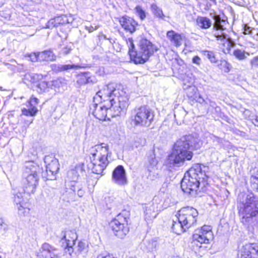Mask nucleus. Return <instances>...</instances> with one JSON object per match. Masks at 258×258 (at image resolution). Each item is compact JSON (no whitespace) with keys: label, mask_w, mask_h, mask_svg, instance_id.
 Here are the masks:
<instances>
[{"label":"nucleus","mask_w":258,"mask_h":258,"mask_svg":"<svg viewBox=\"0 0 258 258\" xmlns=\"http://www.w3.org/2000/svg\"><path fill=\"white\" fill-rule=\"evenodd\" d=\"M157 242L156 240L149 241L147 245V248L149 251L153 252L156 249Z\"/></svg>","instance_id":"a19ab883"},{"label":"nucleus","mask_w":258,"mask_h":258,"mask_svg":"<svg viewBox=\"0 0 258 258\" xmlns=\"http://www.w3.org/2000/svg\"><path fill=\"white\" fill-rule=\"evenodd\" d=\"M99 37H102L103 38L106 39V36L104 35L103 33H100L99 34Z\"/></svg>","instance_id":"774afa93"},{"label":"nucleus","mask_w":258,"mask_h":258,"mask_svg":"<svg viewBox=\"0 0 258 258\" xmlns=\"http://www.w3.org/2000/svg\"><path fill=\"white\" fill-rule=\"evenodd\" d=\"M192 62L198 65H200L201 62V59L198 56H195L192 58Z\"/></svg>","instance_id":"864d4df0"},{"label":"nucleus","mask_w":258,"mask_h":258,"mask_svg":"<svg viewBox=\"0 0 258 258\" xmlns=\"http://www.w3.org/2000/svg\"><path fill=\"white\" fill-rule=\"evenodd\" d=\"M46 170L42 172V178L45 180L55 179V175L59 170L58 161L52 155L46 156L44 159Z\"/></svg>","instance_id":"9b49d317"},{"label":"nucleus","mask_w":258,"mask_h":258,"mask_svg":"<svg viewBox=\"0 0 258 258\" xmlns=\"http://www.w3.org/2000/svg\"><path fill=\"white\" fill-rule=\"evenodd\" d=\"M83 172L82 168L80 166H78L69 171L68 173V178L72 182L71 189L74 192L76 191L75 182L78 180L80 173H82Z\"/></svg>","instance_id":"6ab92c4d"},{"label":"nucleus","mask_w":258,"mask_h":258,"mask_svg":"<svg viewBox=\"0 0 258 258\" xmlns=\"http://www.w3.org/2000/svg\"><path fill=\"white\" fill-rule=\"evenodd\" d=\"M34 79L39 80L42 78V75L40 74H34L33 76Z\"/></svg>","instance_id":"e2e57ef3"},{"label":"nucleus","mask_w":258,"mask_h":258,"mask_svg":"<svg viewBox=\"0 0 258 258\" xmlns=\"http://www.w3.org/2000/svg\"><path fill=\"white\" fill-rule=\"evenodd\" d=\"M88 72L82 73L78 75L77 83L80 85L87 84Z\"/></svg>","instance_id":"58836bf2"},{"label":"nucleus","mask_w":258,"mask_h":258,"mask_svg":"<svg viewBox=\"0 0 258 258\" xmlns=\"http://www.w3.org/2000/svg\"><path fill=\"white\" fill-rule=\"evenodd\" d=\"M129 47L128 53L131 59L135 63H144L157 51V47L151 42L146 39H143L139 42V48L135 51V46L132 38L127 40Z\"/></svg>","instance_id":"20e7f679"},{"label":"nucleus","mask_w":258,"mask_h":258,"mask_svg":"<svg viewBox=\"0 0 258 258\" xmlns=\"http://www.w3.org/2000/svg\"><path fill=\"white\" fill-rule=\"evenodd\" d=\"M196 102L200 104H203L205 101L204 99L202 97V96H198V98H197V100Z\"/></svg>","instance_id":"052dcab7"},{"label":"nucleus","mask_w":258,"mask_h":258,"mask_svg":"<svg viewBox=\"0 0 258 258\" xmlns=\"http://www.w3.org/2000/svg\"><path fill=\"white\" fill-rule=\"evenodd\" d=\"M71 233H73V232H72V231L68 232L67 234H64L63 236L64 235H66L67 239H69V240H72V238L71 237H72V235L71 234Z\"/></svg>","instance_id":"0e129e2a"},{"label":"nucleus","mask_w":258,"mask_h":258,"mask_svg":"<svg viewBox=\"0 0 258 258\" xmlns=\"http://www.w3.org/2000/svg\"><path fill=\"white\" fill-rule=\"evenodd\" d=\"M154 208L153 206H150L147 208L145 211V219L146 220H150L156 217L157 214L153 211Z\"/></svg>","instance_id":"2f4dec72"},{"label":"nucleus","mask_w":258,"mask_h":258,"mask_svg":"<svg viewBox=\"0 0 258 258\" xmlns=\"http://www.w3.org/2000/svg\"><path fill=\"white\" fill-rule=\"evenodd\" d=\"M250 182L252 188L258 191V176H252L250 178Z\"/></svg>","instance_id":"37998d69"},{"label":"nucleus","mask_w":258,"mask_h":258,"mask_svg":"<svg viewBox=\"0 0 258 258\" xmlns=\"http://www.w3.org/2000/svg\"><path fill=\"white\" fill-rule=\"evenodd\" d=\"M39 100L33 96L30 98V100L28 101L29 105L28 107H36V106L38 104Z\"/></svg>","instance_id":"a18cd8bd"},{"label":"nucleus","mask_w":258,"mask_h":258,"mask_svg":"<svg viewBox=\"0 0 258 258\" xmlns=\"http://www.w3.org/2000/svg\"><path fill=\"white\" fill-rule=\"evenodd\" d=\"M56 59V56L50 50H45L44 51L38 52L39 61H53Z\"/></svg>","instance_id":"c85d7f7f"},{"label":"nucleus","mask_w":258,"mask_h":258,"mask_svg":"<svg viewBox=\"0 0 258 258\" xmlns=\"http://www.w3.org/2000/svg\"><path fill=\"white\" fill-rule=\"evenodd\" d=\"M211 139L213 140L214 142H217L218 143L222 142V139L219 137H217L215 136L212 135Z\"/></svg>","instance_id":"13d9d810"},{"label":"nucleus","mask_w":258,"mask_h":258,"mask_svg":"<svg viewBox=\"0 0 258 258\" xmlns=\"http://www.w3.org/2000/svg\"><path fill=\"white\" fill-rule=\"evenodd\" d=\"M96 96L102 99L104 101H106L107 102L109 101L110 99L119 96V90L116 89L112 84H109L102 90L99 91L96 93Z\"/></svg>","instance_id":"ddd939ff"},{"label":"nucleus","mask_w":258,"mask_h":258,"mask_svg":"<svg viewBox=\"0 0 258 258\" xmlns=\"http://www.w3.org/2000/svg\"><path fill=\"white\" fill-rule=\"evenodd\" d=\"M71 51V49L70 48H69L68 47H65L62 48V53L63 54H69Z\"/></svg>","instance_id":"4d7b16f0"},{"label":"nucleus","mask_w":258,"mask_h":258,"mask_svg":"<svg viewBox=\"0 0 258 258\" xmlns=\"http://www.w3.org/2000/svg\"><path fill=\"white\" fill-rule=\"evenodd\" d=\"M167 37L176 47L179 46L182 44V38L181 34L176 33L173 30L167 32Z\"/></svg>","instance_id":"5701e85b"},{"label":"nucleus","mask_w":258,"mask_h":258,"mask_svg":"<svg viewBox=\"0 0 258 258\" xmlns=\"http://www.w3.org/2000/svg\"><path fill=\"white\" fill-rule=\"evenodd\" d=\"M207 177L201 165L196 164L185 173L181 182V188L184 192L193 195L199 187L200 180H204Z\"/></svg>","instance_id":"7ed1b4c3"},{"label":"nucleus","mask_w":258,"mask_h":258,"mask_svg":"<svg viewBox=\"0 0 258 258\" xmlns=\"http://www.w3.org/2000/svg\"><path fill=\"white\" fill-rule=\"evenodd\" d=\"M37 87L41 91H44L47 88V83L45 81L41 82L38 84Z\"/></svg>","instance_id":"09e8293b"},{"label":"nucleus","mask_w":258,"mask_h":258,"mask_svg":"<svg viewBox=\"0 0 258 258\" xmlns=\"http://www.w3.org/2000/svg\"><path fill=\"white\" fill-rule=\"evenodd\" d=\"M30 60L32 62L39 61L38 59V52L31 53L29 55Z\"/></svg>","instance_id":"8fccbe9b"},{"label":"nucleus","mask_w":258,"mask_h":258,"mask_svg":"<svg viewBox=\"0 0 258 258\" xmlns=\"http://www.w3.org/2000/svg\"><path fill=\"white\" fill-rule=\"evenodd\" d=\"M26 192L24 190V188H23V191H18V192L14 194V202L17 204V205H20V204H23V197L24 196L25 193Z\"/></svg>","instance_id":"473e14b6"},{"label":"nucleus","mask_w":258,"mask_h":258,"mask_svg":"<svg viewBox=\"0 0 258 258\" xmlns=\"http://www.w3.org/2000/svg\"><path fill=\"white\" fill-rule=\"evenodd\" d=\"M178 215L180 222L185 226L186 228H189L196 223L198 212L196 209L187 207L179 211Z\"/></svg>","instance_id":"9d476101"},{"label":"nucleus","mask_w":258,"mask_h":258,"mask_svg":"<svg viewBox=\"0 0 258 258\" xmlns=\"http://www.w3.org/2000/svg\"><path fill=\"white\" fill-rule=\"evenodd\" d=\"M71 234L72 235L71 240L69 239H67L66 235L63 236V238L61 239V240H64L66 242V247L64 249V253L66 255H69L70 257L72 256V254L74 252L73 246L74 245V242L77 239L76 233H71Z\"/></svg>","instance_id":"412c9836"},{"label":"nucleus","mask_w":258,"mask_h":258,"mask_svg":"<svg viewBox=\"0 0 258 258\" xmlns=\"http://www.w3.org/2000/svg\"><path fill=\"white\" fill-rule=\"evenodd\" d=\"M91 160V167L92 172L97 174H101L103 173L104 170L106 168L107 166H103L102 161H99L97 160L90 157Z\"/></svg>","instance_id":"a878e982"},{"label":"nucleus","mask_w":258,"mask_h":258,"mask_svg":"<svg viewBox=\"0 0 258 258\" xmlns=\"http://www.w3.org/2000/svg\"><path fill=\"white\" fill-rule=\"evenodd\" d=\"M198 96H201L200 93L197 92V93L194 95V97L191 99V100H195L196 101L197 100V98H198Z\"/></svg>","instance_id":"69168bd1"},{"label":"nucleus","mask_w":258,"mask_h":258,"mask_svg":"<svg viewBox=\"0 0 258 258\" xmlns=\"http://www.w3.org/2000/svg\"><path fill=\"white\" fill-rule=\"evenodd\" d=\"M56 249L47 243H43L38 253V258H58Z\"/></svg>","instance_id":"f3484780"},{"label":"nucleus","mask_w":258,"mask_h":258,"mask_svg":"<svg viewBox=\"0 0 258 258\" xmlns=\"http://www.w3.org/2000/svg\"><path fill=\"white\" fill-rule=\"evenodd\" d=\"M65 23H69L67 19L66 16H60L50 19L46 25V28L51 29L54 27H57L60 24Z\"/></svg>","instance_id":"4be33fe9"},{"label":"nucleus","mask_w":258,"mask_h":258,"mask_svg":"<svg viewBox=\"0 0 258 258\" xmlns=\"http://www.w3.org/2000/svg\"><path fill=\"white\" fill-rule=\"evenodd\" d=\"M136 14L140 17L141 20L145 19L146 16L145 12L143 10L140 6H137L135 9Z\"/></svg>","instance_id":"ea45409f"},{"label":"nucleus","mask_w":258,"mask_h":258,"mask_svg":"<svg viewBox=\"0 0 258 258\" xmlns=\"http://www.w3.org/2000/svg\"><path fill=\"white\" fill-rule=\"evenodd\" d=\"M119 22L122 28L126 32H129L131 34L136 31L137 27L138 25L137 22L133 18L127 16L120 18Z\"/></svg>","instance_id":"a211bd4d"},{"label":"nucleus","mask_w":258,"mask_h":258,"mask_svg":"<svg viewBox=\"0 0 258 258\" xmlns=\"http://www.w3.org/2000/svg\"><path fill=\"white\" fill-rule=\"evenodd\" d=\"M253 123H254V124L256 126H258V117H256L254 120H253Z\"/></svg>","instance_id":"338daca9"},{"label":"nucleus","mask_w":258,"mask_h":258,"mask_svg":"<svg viewBox=\"0 0 258 258\" xmlns=\"http://www.w3.org/2000/svg\"><path fill=\"white\" fill-rule=\"evenodd\" d=\"M214 23L213 29L217 30L223 31L226 29L228 25V22L226 20L221 19L219 15H214L213 17Z\"/></svg>","instance_id":"b1692460"},{"label":"nucleus","mask_w":258,"mask_h":258,"mask_svg":"<svg viewBox=\"0 0 258 258\" xmlns=\"http://www.w3.org/2000/svg\"><path fill=\"white\" fill-rule=\"evenodd\" d=\"M251 28L245 25L244 27V33L245 34H249L251 33Z\"/></svg>","instance_id":"6e6d98bb"},{"label":"nucleus","mask_w":258,"mask_h":258,"mask_svg":"<svg viewBox=\"0 0 258 258\" xmlns=\"http://www.w3.org/2000/svg\"><path fill=\"white\" fill-rule=\"evenodd\" d=\"M85 191L83 189L81 188H79L77 189V194L80 197H82L83 196Z\"/></svg>","instance_id":"bf43d9fd"},{"label":"nucleus","mask_w":258,"mask_h":258,"mask_svg":"<svg viewBox=\"0 0 258 258\" xmlns=\"http://www.w3.org/2000/svg\"><path fill=\"white\" fill-rule=\"evenodd\" d=\"M97 80L96 78L90 75V73L88 72V77H87V84L92 83L94 84L97 82Z\"/></svg>","instance_id":"de8ad7c7"},{"label":"nucleus","mask_w":258,"mask_h":258,"mask_svg":"<svg viewBox=\"0 0 258 258\" xmlns=\"http://www.w3.org/2000/svg\"><path fill=\"white\" fill-rule=\"evenodd\" d=\"M18 214L20 217L27 216L29 213L30 209L28 208L24 207L22 204L17 205Z\"/></svg>","instance_id":"c9c22d12"},{"label":"nucleus","mask_w":258,"mask_h":258,"mask_svg":"<svg viewBox=\"0 0 258 258\" xmlns=\"http://www.w3.org/2000/svg\"><path fill=\"white\" fill-rule=\"evenodd\" d=\"M233 54L237 58L240 60L244 59L246 58L244 51L240 49L234 50Z\"/></svg>","instance_id":"79ce46f5"},{"label":"nucleus","mask_w":258,"mask_h":258,"mask_svg":"<svg viewBox=\"0 0 258 258\" xmlns=\"http://www.w3.org/2000/svg\"><path fill=\"white\" fill-rule=\"evenodd\" d=\"M111 154L109 150V146L104 143L96 145L90 149V157L99 161H102L103 166L108 165L109 163L108 156Z\"/></svg>","instance_id":"1a4fd4ad"},{"label":"nucleus","mask_w":258,"mask_h":258,"mask_svg":"<svg viewBox=\"0 0 258 258\" xmlns=\"http://www.w3.org/2000/svg\"><path fill=\"white\" fill-rule=\"evenodd\" d=\"M51 70L55 72L68 71L72 69H79L81 66L79 64H52L51 65Z\"/></svg>","instance_id":"393cba45"},{"label":"nucleus","mask_w":258,"mask_h":258,"mask_svg":"<svg viewBox=\"0 0 258 258\" xmlns=\"http://www.w3.org/2000/svg\"><path fill=\"white\" fill-rule=\"evenodd\" d=\"M93 114L96 118L102 120H105L106 118L108 120L110 119L107 103L105 105L93 104Z\"/></svg>","instance_id":"dca6fc26"},{"label":"nucleus","mask_w":258,"mask_h":258,"mask_svg":"<svg viewBox=\"0 0 258 258\" xmlns=\"http://www.w3.org/2000/svg\"><path fill=\"white\" fill-rule=\"evenodd\" d=\"M96 73L99 76H103L105 74L104 69L103 68H99L96 71Z\"/></svg>","instance_id":"5fc2aeb1"},{"label":"nucleus","mask_w":258,"mask_h":258,"mask_svg":"<svg viewBox=\"0 0 258 258\" xmlns=\"http://www.w3.org/2000/svg\"><path fill=\"white\" fill-rule=\"evenodd\" d=\"M76 252L81 253L82 252L86 253L88 251V245L85 242L80 241L78 242L77 246L76 247Z\"/></svg>","instance_id":"72a5a7b5"},{"label":"nucleus","mask_w":258,"mask_h":258,"mask_svg":"<svg viewBox=\"0 0 258 258\" xmlns=\"http://www.w3.org/2000/svg\"><path fill=\"white\" fill-rule=\"evenodd\" d=\"M39 167L34 163H28L26 166L25 174H27L23 180V188L27 194H33L38 183Z\"/></svg>","instance_id":"39448f33"},{"label":"nucleus","mask_w":258,"mask_h":258,"mask_svg":"<svg viewBox=\"0 0 258 258\" xmlns=\"http://www.w3.org/2000/svg\"><path fill=\"white\" fill-rule=\"evenodd\" d=\"M148 178L152 180H154L158 178V173L157 170H154L153 171H149L148 175Z\"/></svg>","instance_id":"49530a36"},{"label":"nucleus","mask_w":258,"mask_h":258,"mask_svg":"<svg viewBox=\"0 0 258 258\" xmlns=\"http://www.w3.org/2000/svg\"><path fill=\"white\" fill-rule=\"evenodd\" d=\"M203 55L206 56L212 63H216L218 61V59L216 57L215 53L213 51L208 50L204 51L203 52Z\"/></svg>","instance_id":"f704fd0d"},{"label":"nucleus","mask_w":258,"mask_h":258,"mask_svg":"<svg viewBox=\"0 0 258 258\" xmlns=\"http://www.w3.org/2000/svg\"><path fill=\"white\" fill-rule=\"evenodd\" d=\"M214 35L216 37L218 40H220L221 43L225 45V43H227V47L228 50L230 49V48L234 47L235 45V42L233 40L228 36L227 34L221 32L220 33L216 31L214 33Z\"/></svg>","instance_id":"aec40b11"},{"label":"nucleus","mask_w":258,"mask_h":258,"mask_svg":"<svg viewBox=\"0 0 258 258\" xmlns=\"http://www.w3.org/2000/svg\"><path fill=\"white\" fill-rule=\"evenodd\" d=\"M127 216L124 212L119 214L109 223V226L114 235L118 238H123L128 233Z\"/></svg>","instance_id":"0eeeda50"},{"label":"nucleus","mask_w":258,"mask_h":258,"mask_svg":"<svg viewBox=\"0 0 258 258\" xmlns=\"http://www.w3.org/2000/svg\"><path fill=\"white\" fill-rule=\"evenodd\" d=\"M239 199L238 209L241 222L248 226L258 220V202L252 193L241 194Z\"/></svg>","instance_id":"f03ea898"},{"label":"nucleus","mask_w":258,"mask_h":258,"mask_svg":"<svg viewBox=\"0 0 258 258\" xmlns=\"http://www.w3.org/2000/svg\"><path fill=\"white\" fill-rule=\"evenodd\" d=\"M28 109L23 108L22 110V114L26 116H35L37 113L38 110L36 107H28Z\"/></svg>","instance_id":"e433bc0d"},{"label":"nucleus","mask_w":258,"mask_h":258,"mask_svg":"<svg viewBox=\"0 0 258 258\" xmlns=\"http://www.w3.org/2000/svg\"><path fill=\"white\" fill-rule=\"evenodd\" d=\"M148 162V164L147 165L148 171H153L158 170V160L154 156L152 155L149 157Z\"/></svg>","instance_id":"c756f323"},{"label":"nucleus","mask_w":258,"mask_h":258,"mask_svg":"<svg viewBox=\"0 0 258 258\" xmlns=\"http://www.w3.org/2000/svg\"><path fill=\"white\" fill-rule=\"evenodd\" d=\"M187 228L185 227L181 222H180L178 216L175 217V220H173L172 229L175 233L180 234L185 231Z\"/></svg>","instance_id":"cd10ccee"},{"label":"nucleus","mask_w":258,"mask_h":258,"mask_svg":"<svg viewBox=\"0 0 258 258\" xmlns=\"http://www.w3.org/2000/svg\"><path fill=\"white\" fill-rule=\"evenodd\" d=\"M250 64L252 70L258 69V56H254L251 59Z\"/></svg>","instance_id":"c03bdc74"},{"label":"nucleus","mask_w":258,"mask_h":258,"mask_svg":"<svg viewBox=\"0 0 258 258\" xmlns=\"http://www.w3.org/2000/svg\"><path fill=\"white\" fill-rule=\"evenodd\" d=\"M196 25L202 29H207L211 27L212 21L207 17L199 16L196 20Z\"/></svg>","instance_id":"bb28decb"},{"label":"nucleus","mask_w":258,"mask_h":258,"mask_svg":"<svg viewBox=\"0 0 258 258\" xmlns=\"http://www.w3.org/2000/svg\"><path fill=\"white\" fill-rule=\"evenodd\" d=\"M85 28L86 30H88L89 32H92L94 30H97L98 29V26H96L93 27L92 26H85Z\"/></svg>","instance_id":"603ef678"},{"label":"nucleus","mask_w":258,"mask_h":258,"mask_svg":"<svg viewBox=\"0 0 258 258\" xmlns=\"http://www.w3.org/2000/svg\"><path fill=\"white\" fill-rule=\"evenodd\" d=\"M184 89H185V88ZM186 89L187 90L186 92L187 96L191 100L198 92V89L195 86H188Z\"/></svg>","instance_id":"4c0bfd02"},{"label":"nucleus","mask_w":258,"mask_h":258,"mask_svg":"<svg viewBox=\"0 0 258 258\" xmlns=\"http://www.w3.org/2000/svg\"><path fill=\"white\" fill-rule=\"evenodd\" d=\"M201 145L200 139L192 135L181 137L175 143L170 154L167 158V164L170 167L183 166L192 159L194 153L191 150H197Z\"/></svg>","instance_id":"f257e3e1"},{"label":"nucleus","mask_w":258,"mask_h":258,"mask_svg":"<svg viewBox=\"0 0 258 258\" xmlns=\"http://www.w3.org/2000/svg\"><path fill=\"white\" fill-rule=\"evenodd\" d=\"M0 227L1 228H3L4 231H6L8 229V226L4 223L3 219L1 217H0Z\"/></svg>","instance_id":"3c124183"},{"label":"nucleus","mask_w":258,"mask_h":258,"mask_svg":"<svg viewBox=\"0 0 258 258\" xmlns=\"http://www.w3.org/2000/svg\"><path fill=\"white\" fill-rule=\"evenodd\" d=\"M97 258H114L112 257L111 255L109 254L103 255V254H99L97 256Z\"/></svg>","instance_id":"680f3d73"},{"label":"nucleus","mask_w":258,"mask_h":258,"mask_svg":"<svg viewBox=\"0 0 258 258\" xmlns=\"http://www.w3.org/2000/svg\"><path fill=\"white\" fill-rule=\"evenodd\" d=\"M124 97L118 96L116 98H112L108 101V114L110 117H115L120 114L121 111L126 109L128 104L124 100Z\"/></svg>","instance_id":"f8f14e48"},{"label":"nucleus","mask_w":258,"mask_h":258,"mask_svg":"<svg viewBox=\"0 0 258 258\" xmlns=\"http://www.w3.org/2000/svg\"><path fill=\"white\" fill-rule=\"evenodd\" d=\"M240 258H258V247L254 244H246L239 249Z\"/></svg>","instance_id":"4468645a"},{"label":"nucleus","mask_w":258,"mask_h":258,"mask_svg":"<svg viewBox=\"0 0 258 258\" xmlns=\"http://www.w3.org/2000/svg\"><path fill=\"white\" fill-rule=\"evenodd\" d=\"M212 238L213 233L211 226L205 225L195 231L192 235L191 246L196 250L195 245L200 248L202 243H208Z\"/></svg>","instance_id":"6e6552de"},{"label":"nucleus","mask_w":258,"mask_h":258,"mask_svg":"<svg viewBox=\"0 0 258 258\" xmlns=\"http://www.w3.org/2000/svg\"><path fill=\"white\" fill-rule=\"evenodd\" d=\"M153 111L146 106L135 108L131 117L132 122L135 126L148 127L153 120Z\"/></svg>","instance_id":"423d86ee"},{"label":"nucleus","mask_w":258,"mask_h":258,"mask_svg":"<svg viewBox=\"0 0 258 258\" xmlns=\"http://www.w3.org/2000/svg\"><path fill=\"white\" fill-rule=\"evenodd\" d=\"M112 179L114 182L118 185H124L127 180L124 167L122 165H118L113 170Z\"/></svg>","instance_id":"2eb2a0df"},{"label":"nucleus","mask_w":258,"mask_h":258,"mask_svg":"<svg viewBox=\"0 0 258 258\" xmlns=\"http://www.w3.org/2000/svg\"><path fill=\"white\" fill-rule=\"evenodd\" d=\"M151 9L152 13L155 16L162 20L164 19L165 16L163 14L162 10L156 4H152L151 6Z\"/></svg>","instance_id":"7c9ffc66"}]
</instances>
